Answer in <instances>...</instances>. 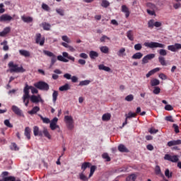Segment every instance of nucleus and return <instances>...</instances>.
<instances>
[{"instance_id": "obj_33", "label": "nucleus", "mask_w": 181, "mask_h": 181, "mask_svg": "<svg viewBox=\"0 0 181 181\" xmlns=\"http://www.w3.org/2000/svg\"><path fill=\"white\" fill-rule=\"evenodd\" d=\"M39 110V107L35 106L30 111H28V114H30V115H33V114H36Z\"/></svg>"}, {"instance_id": "obj_35", "label": "nucleus", "mask_w": 181, "mask_h": 181, "mask_svg": "<svg viewBox=\"0 0 181 181\" xmlns=\"http://www.w3.org/2000/svg\"><path fill=\"white\" fill-rule=\"evenodd\" d=\"M124 53H125V48L122 47L117 52V56H119V57H122L123 56H125Z\"/></svg>"}, {"instance_id": "obj_27", "label": "nucleus", "mask_w": 181, "mask_h": 181, "mask_svg": "<svg viewBox=\"0 0 181 181\" xmlns=\"http://www.w3.org/2000/svg\"><path fill=\"white\" fill-rule=\"evenodd\" d=\"M158 62L161 64V66H168V63L166 62V60L162 56L158 57Z\"/></svg>"}, {"instance_id": "obj_46", "label": "nucleus", "mask_w": 181, "mask_h": 181, "mask_svg": "<svg viewBox=\"0 0 181 181\" xmlns=\"http://www.w3.org/2000/svg\"><path fill=\"white\" fill-rule=\"evenodd\" d=\"M4 125L7 127L8 128H13V125L11 124V122H9V119L4 120Z\"/></svg>"}, {"instance_id": "obj_59", "label": "nucleus", "mask_w": 181, "mask_h": 181, "mask_svg": "<svg viewBox=\"0 0 181 181\" xmlns=\"http://www.w3.org/2000/svg\"><path fill=\"white\" fill-rule=\"evenodd\" d=\"M165 110L166 111H173V107L170 105H167L165 106Z\"/></svg>"}, {"instance_id": "obj_57", "label": "nucleus", "mask_w": 181, "mask_h": 181, "mask_svg": "<svg viewBox=\"0 0 181 181\" xmlns=\"http://www.w3.org/2000/svg\"><path fill=\"white\" fill-rule=\"evenodd\" d=\"M134 49L136 50V51H139V50H141L142 49V45L139 43V44H136L134 45Z\"/></svg>"}, {"instance_id": "obj_52", "label": "nucleus", "mask_w": 181, "mask_h": 181, "mask_svg": "<svg viewBox=\"0 0 181 181\" xmlns=\"http://www.w3.org/2000/svg\"><path fill=\"white\" fill-rule=\"evenodd\" d=\"M62 40H64V42H66V43H71V40L70 38H69V37H67V35H63L62 37Z\"/></svg>"}, {"instance_id": "obj_24", "label": "nucleus", "mask_w": 181, "mask_h": 181, "mask_svg": "<svg viewBox=\"0 0 181 181\" xmlns=\"http://www.w3.org/2000/svg\"><path fill=\"white\" fill-rule=\"evenodd\" d=\"M24 135L25 136H26L28 141L30 139V128H29V127H25L24 131Z\"/></svg>"}, {"instance_id": "obj_15", "label": "nucleus", "mask_w": 181, "mask_h": 181, "mask_svg": "<svg viewBox=\"0 0 181 181\" xmlns=\"http://www.w3.org/2000/svg\"><path fill=\"white\" fill-rule=\"evenodd\" d=\"M160 68L159 67H157V68H155L152 70H151L150 71H148V74H146V76L147 78H149V77H151V76H153V74H155V73H158V71H160Z\"/></svg>"}, {"instance_id": "obj_10", "label": "nucleus", "mask_w": 181, "mask_h": 181, "mask_svg": "<svg viewBox=\"0 0 181 181\" xmlns=\"http://www.w3.org/2000/svg\"><path fill=\"white\" fill-rule=\"evenodd\" d=\"M35 42L40 46H43L45 45V38L42 39V35L40 33L36 34Z\"/></svg>"}, {"instance_id": "obj_50", "label": "nucleus", "mask_w": 181, "mask_h": 181, "mask_svg": "<svg viewBox=\"0 0 181 181\" xmlns=\"http://www.w3.org/2000/svg\"><path fill=\"white\" fill-rule=\"evenodd\" d=\"M165 176H166V177H168V179H170V177H172V173H170L169 169L165 170Z\"/></svg>"}, {"instance_id": "obj_61", "label": "nucleus", "mask_w": 181, "mask_h": 181, "mask_svg": "<svg viewBox=\"0 0 181 181\" xmlns=\"http://www.w3.org/2000/svg\"><path fill=\"white\" fill-rule=\"evenodd\" d=\"M79 57H81V59H88V55H87V54L86 53H81L79 54Z\"/></svg>"}, {"instance_id": "obj_38", "label": "nucleus", "mask_w": 181, "mask_h": 181, "mask_svg": "<svg viewBox=\"0 0 181 181\" xmlns=\"http://www.w3.org/2000/svg\"><path fill=\"white\" fill-rule=\"evenodd\" d=\"M79 179L83 181H88V178L84 175L83 172L79 174Z\"/></svg>"}, {"instance_id": "obj_30", "label": "nucleus", "mask_w": 181, "mask_h": 181, "mask_svg": "<svg viewBox=\"0 0 181 181\" xmlns=\"http://www.w3.org/2000/svg\"><path fill=\"white\" fill-rule=\"evenodd\" d=\"M90 166H91V163L85 162L82 163L81 169L83 170V172H85L86 169H87V168H90Z\"/></svg>"}, {"instance_id": "obj_8", "label": "nucleus", "mask_w": 181, "mask_h": 181, "mask_svg": "<svg viewBox=\"0 0 181 181\" xmlns=\"http://www.w3.org/2000/svg\"><path fill=\"white\" fill-rule=\"evenodd\" d=\"M181 49V44L175 43L174 45H168V50L170 52H177Z\"/></svg>"}, {"instance_id": "obj_29", "label": "nucleus", "mask_w": 181, "mask_h": 181, "mask_svg": "<svg viewBox=\"0 0 181 181\" xmlns=\"http://www.w3.org/2000/svg\"><path fill=\"white\" fill-rule=\"evenodd\" d=\"M59 91H67L68 90H70V85H69V83H66L65 85L59 87Z\"/></svg>"}, {"instance_id": "obj_9", "label": "nucleus", "mask_w": 181, "mask_h": 181, "mask_svg": "<svg viewBox=\"0 0 181 181\" xmlns=\"http://www.w3.org/2000/svg\"><path fill=\"white\" fill-rule=\"evenodd\" d=\"M57 121H59L57 117H54L52 120H51L49 128L52 129V131H54V129L59 128V125H57Z\"/></svg>"}, {"instance_id": "obj_44", "label": "nucleus", "mask_w": 181, "mask_h": 181, "mask_svg": "<svg viewBox=\"0 0 181 181\" xmlns=\"http://www.w3.org/2000/svg\"><path fill=\"white\" fill-rule=\"evenodd\" d=\"M57 60H59V62H64V63H67V62H69L67 59L64 58V57L62 55H59L57 57Z\"/></svg>"}, {"instance_id": "obj_18", "label": "nucleus", "mask_w": 181, "mask_h": 181, "mask_svg": "<svg viewBox=\"0 0 181 181\" xmlns=\"http://www.w3.org/2000/svg\"><path fill=\"white\" fill-rule=\"evenodd\" d=\"M21 19L23 22H25V23H30V22H33V18L30 17V16H21Z\"/></svg>"}, {"instance_id": "obj_21", "label": "nucleus", "mask_w": 181, "mask_h": 181, "mask_svg": "<svg viewBox=\"0 0 181 181\" xmlns=\"http://www.w3.org/2000/svg\"><path fill=\"white\" fill-rule=\"evenodd\" d=\"M19 53L21 56H24V57H30V52L28 50L25 49H20Z\"/></svg>"}, {"instance_id": "obj_14", "label": "nucleus", "mask_w": 181, "mask_h": 181, "mask_svg": "<svg viewBox=\"0 0 181 181\" xmlns=\"http://www.w3.org/2000/svg\"><path fill=\"white\" fill-rule=\"evenodd\" d=\"M12 111L19 117H22V110L16 105H13L11 107Z\"/></svg>"}, {"instance_id": "obj_54", "label": "nucleus", "mask_w": 181, "mask_h": 181, "mask_svg": "<svg viewBox=\"0 0 181 181\" xmlns=\"http://www.w3.org/2000/svg\"><path fill=\"white\" fill-rule=\"evenodd\" d=\"M155 172L157 175H161L162 174V171L160 170V167L159 165L156 166Z\"/></svg>"}, {"instance_id": "obj_40", "label": "nucleus", "mask_w": 181, "mask_h": 181, "mask_svg": "<svg viewBox=\"0 0 181 181\" xmlns=\"http://www.w3.org/2000/svg\"><path fill=\"white\" fill-rule=\"evenodd\" d=\"M30 101H32L33 103H39V98L37 96L33 95L30 97Z\"/></svg>"}, {"instance_id": "obj_26", "label": "nucleus", "mask_w": 181, "mask_h": 181, "mask_svg": "<svg viewBox=\"0 0 181 181\" xmlns=\"http://www.w3.org/2000/svg\"><path fill=\"white\" fill-rule=\"evenodd\" d=\"M118 151L119 152H129V151L128 150V148H127V147L125 146H124V144H119L118 146Z\"/></svg>"}, {"instance_id": "obj_13", "label": "nucleus", "mask_w": 181, "mask_h": 181, "mask_svg": "<svg viewBox=\"0 0 181 181\" xmlns=\"http://www.w3.org/2000/svg\"><path fill=\"white\" fill-rule=\"evenodd\" d=\"M34 87L38 88L39 90H43L46 88V82L39 81L34 83Z\"/></svg>"}, {"instance_id": "obj_51", "label": "nucleus", "mask_w": 181, "mask_h": 181, "mask_svg": "<svg viewBox=\"0 0 181 181\" xmlns=\"http://www.w3.org/2000/svg\"><path fill=\"white\" fill-rule=\"evenodd\" d=\"M147 60H152V59H155V54H149L145 56Z\"/></svg>"}, {"instance_id": "obj_23", "label": "nucleus", "mask_w": 181, "mask_h": 181, "mask_svg": "<svg viewBox=\"0 0 181 181\" xmlns=\"http://www.w3.org/2000/svg\"><path fill=\"white\" fill-rule=\"evenodd\" d=\"M143 57H144V54H142L141 52H136L133 54V56L132 57V59L136 60V59H142Z\"/></svg>"}, {"instance_id": "obj_19", "label": "nucleus", "mask_w": 181, "mask_h": 181, "mask_svg": "<svg viewBox=\"0 0 181 181\" xmlns=\"http://www.w3.org/2000/svg\"><path fill=\"white\" fill-rule=\"evenodd\" d=\"M150 83L151 87H156V86H159V84H160V81H159V79L153 78L151 80Z\"/></svg>"}, {"instance_id": "obj_2", "label": "nucleus", "mask_w": 181, "mask_h": 181, "mask_svg": "<svg viewBox=\"0 0 181 181\" xmlns=\"http://www.w3.org/2000/svg\"><path fill=\"white\" fill-rule=\"evenodd\" d=\"M144 46L146 47H148L149 49H156L159 47L160 49H165V44L156 42H144Z\"/></svg>"}, {"instance_id": "obj_5", "label": "nucleus", "mask_w": 181, "mask_h": 181, "mask_svg": "<svg viewBox=\"0 0 181 181\" xmlns=\"http://www.w3.org/2000/svg\"><path fill=\"white\" fill-rule=\"evenodd\" d=\"M33 134L35 136H46V129H44L43 130H40L39 127L35 126L33 127Z\"/></svg>"}, {"instance_id": "obj_63", "label": "nucleus", "mask_w": 181, "mask_h": 181, "mask_svg": "<svg viewBox=\"0 0 181 181\" xmlns=\"http://www.w3.org/2000/svg\"><path fill=\"white\" fill-rule=\"evenodd\" d=\"M174 129H175V134H179V126H177V124H173V125Z\"/></svg>"}, {"instance_id": "obj_55", "label": "nucleus", "mask_w": 181, "mask_h": 181, "mask_svg": "<svg viewBox=\"0 0 181 181\" xmlns=\"http://www.w3.org/2000/svg\"><path fill=\"white\" fill-rule=\"evenodd\" d=\"M159 78L161 80H168V76L165 75V74L161 73L158 75Z\"/></svg>"}, {"instance_id": "obj_20", "label": "nucleus", "mask_w": 181, "mask_h": 181, "mask_svg": "<svg viewBox=\"0 0 181 181\" xmlns=\"http://www.w3.org/2000/svg\"><path fill=\"white\" fill-rule=\"evenodd\" d=\"M136 177H138V175H136L135 173H133L127 177L126 181H136Z\"/></svg>"}, {"instance_id": "obj_41", "label": "nucleus", "mask_w": 181, "mask_h": 181, "mask_svg": "<svg viewBox=\"0 0 181 181\" xmlns=\"http://www.w3.org/2000/svg\"><path fill=\"white\" fill-rule=\"evenodd\" d=\"M91 81L90 80H85V81H81L79 83V86H88Z\"/></svg>"}, {"instance_id": "obj_22", "label": "nucleus", "mask_w": 181, "mask_h": 181, "mask_svg": "<svg viewBox=\"0 0 181 181\" xmlns=\"http://www.w3.org/2000/svg\"><path fill=\"white\" fill-rule=\"evenodd\" d=\"M127 37L129 40H131V42H134V31H132V30H129V31H127Z\"/></svg>"}, {"instance_id": "obj_43", "label": "nucleus", "mask_w": 181, "mask_h": 181, "mask_svg": "<svg viewBox=\"0 0 181 181\" xmlns=\"http://www.w3.org/2000/svg\"><path fill=\"white\" fill-rule=\"evenodd\" d=\"M95 169H97V167L95 165H92L90 167V172L89 174V177H91V176H93V175H94V173L95 172Z\"/></svg>"}, {"instance_id": "obj_36", "label": "nucleus", "mask_w": 181, "mask_h": 181, "mask_svg": "<svg viewBox=\"0 0 181 181\" xmlns=\"http://www.w3.org/2000/svg\"><path fill=\"white\" fill-rule=\"evenodd\" d=\"M153 26H155V20L151 19V20L148 21V28H149V29H153Z\"/></svg>"}, {"instance_id": "obj_7", "label": "nucleus", "mask_w": 181, "mask_h": 181, "mask_svg": "<svg viewBox=\"0 0 181 181\" xmlns=\"http://www.w3.org/2000/svg\"><path fill=\"white\" fill-rule=\"evenodd\" d=\"M164 159L165 160H169V162H173V163L179 162V156H170V154H165Z\"/></svg>"}, {"instance_id": "obj_12", "label": "nucleus", "mask_w": 181, "mask_h": 181, "mask_svg": "<svg viewBox=\"0 0 181 181\" xmlns=\"http://www.w3.org/2000/svg\"><path fill=\"white\" fill-rule=\"evenodd\" d=\"M13 18L8 14H3L0 16V22H11Z\"/></svg>"}, {"instance_id": "obj_25", "label": "nucleus", "mask_w": 181, "mask_h": 181, "mask_svg": "<svg viewBox=\"0 0 181 181\" xmlns=\"http://www.w3.org/2000/svg\"><path fill=\"white\" fill-rule=\"evenodd\" d=\"M98 52H95V51H90L89 52V57L90 59H97V57H98Z\"/></svg>"}, {"instance_id": "obj_37", "label": "nucleus", "mask_w": 181, "mask_h": 181, "mask_svg": "<svg viewBox=\"0 0 181 181\" xmlns=\"http://www.w3.org/2000/svg\"><path fill=\"white\" fill-rule=\"evenodd\" d=\"M102 158L103 159H105L106 162H110L111 161V157H110V156L107 153H104L102 155Z\"/></svg>"}, {"instance_id": "obj_17", "label": "nucleus", "mask_w": 181, "mask_h": 181, "mask_svg": "<svg viewBox=\"0 0 181 181\" xmlns=\"http://www.w3.org/2000/svg\"><path fill=\"white\" fill-rule=\"evenodd\" d=\"M122 12H124L125 13V17L126 18H129L130 12H129V8L127 7V6L123 5L122 6Z\"/></svg>"}, {"instance_id": "obj_31", "label": "nucleus", "mask_w": 181, "mask_h": 181, "mask_svg": "<svg viewBox=\"0 0 181 181\" xmlns=\"http://www.w3.org/2000/svg\"><path fill=\"white\" fill-rule=\"evenodd\" d=\"M103 121H110L111 119V114L105 113L102 117Z\"/></svg>"}, {"instance_id": "obj_49", "label": "nucleus", "mask_w": 181, "mask_h": 181, "mask_svg": "<svg viewBox=\"0 0 181 181\" xmlns=\"http://www.w3.org/2000/svg\"><path fill=\"white\" fill-rule=\"evenodd\" d=\"M56 12L58 15H60V16H64V10L62 8H57Z\"/></svg>"}, {"instance_id": "obj_11", "label": "nucleus", "mask_w": 181, "mask_h": 181, "mask_svg": "<svg viewBox=\"0 0 181 181\" xmlns=\"http://www.w3.org/2000/svg\"><path fill=\"white\" fill-rule=\"evenodd\" d=\"M125 117L126 119L124 122L122 124V127H125V125L128 124V119H129V118H135V117H136V113H132V112H129L127 115H125Z\"/></svg>"}, {"instance_id": "obj_39", "label": "nucleus", "mask_w": 181, "mask_h": 181, "mask_svg": "<svg viewBox=\"0 0 181 181\" xmlns=\"http://www.w3.org/2000/svg\"><path fill=\"white\" fill-rule=\"evenodd\" d=\"M0 181H16V178L13 176H9L7 177H4L3 180Z\"/></svg>"}, {"instance_id": "obj_34", "label": "nucleus", "mask_w": 181, "mask_h": 181, "mask_svg": "<svg viewBox=\"0 0 181 181\" xmlns=\"http://www.w3.org/2000/svg\"><path fill=\"white\" fill-rule=\"evenodd\" d=\"M57 97H59V92L54 90L52 93V101L53 103H56L57 101Z\"/></svg>"}, {"instance_id": "obj_3", "label": "nucleus", "mask_w": 181, "mask_h": 181, "mask_svg": "<svg viewBox=\"0 0 181 181\" xmlns=\"http://www.w3.org/2000/svg\"><path fill=\"white\" fill-rule=\"evenodd\" d=\"M29 90H30V86L28 85H25L24 88V95L23 96V100L25 105V107H28L29 105V98H30V95H29Z\"/></svg>"}, {"instance_id": "obj_48", "label": "nucleus", "mask_w": 181, "mask_h": 181, "mask_svg": "<svg viewBox=\"0 0 181 181\" xmlns=\"http://www.w3.org/2000/svg\"><path fill=\"white\" fill-rule=\"evenodd\" d=\"M101 5L103 8H108V6H110V2L107 0H103Z\"/></svg>"}, {"instance_id": "obj_53", "label": "nucleus", "mask_w": 181, "mask_h": 181, "mask_svg": "<svg viewBox=\"0 0 181 181\" xmlns=\"http://www.w3.org/2000/svg\"><path fill=\"white\" fill-rule=\"evenodd\" d=\"M153 94H159V93H160V88L158 87V86H155L154 89L153 90Z\"/></svg>"}, {"instance_id": "obj_1", "label": "nucleus", "mask_w": 181, "mask_h": 181, "mask_svg": "<svg viewBox=\"0 0 181 181\" xmlns=\"http://www.w3.org/2000/svg\"><path fill=\"white\" fill-rule=\"evenodd\" d=\"M8 67L10 69V73H25L26 70L23 66H18V64H14L13 62H10L8 64Z\"/></svg>"}, {"instance_id": "obj_58", "label": "nucleus", "mask_w": 181, "mask_h": 181, "mask_svg": "<svg viewBox=\"0 0 181 181\" xmlns=\"http://www.w3.org/2000/svg\"><path fill=\"white\" fill-rule=\"evenodd\" d=\"M165 119V121H168V122H175V120H173V117L172 116H166Z\"/></svg>"}, {"instance_id": "obj_42", "label": "nucleus", "mask_w": 181, "mask_h": 181, "mask_svg": "<svg viewBox=\"0 0 181 181\" xmlns=\"http://www.w3.org/2000/svg\"><path fill=\"white\" fill-rule=\"evenodd\" d=\"M158 53H159L160 56H161V57L167 56V54H168V51H166V49H160L158 51Z\"/></svg>"}, {"instance_id": "obj_6", "label": "nucleus", "mask_w": 181, "mask_h": 181, "mask_svg": "<svg viewBox=\"0 0 181 181\" xmlns=\"http://www.w3.org/2000/svg\"><path fill=\"white\" fill-rule=\"evenodd\" d=\"M46 55L48 56V57H51L49 69H52L53 66H54V63L57 62V57L50 51H46Z\"/></svg>"}, {"instance_id": "obj_64", "label": "nucleus", "mask_w": 181, "mask_h": 181, "mask_svg": "<svg viewBox=\"0 0 181 181\" xmlns=\"http://www.w3.org/2000/svg\"><path fill=\"white\" fill-rule=\"evenodd\" d=\"M9 175V173L8 171H4L1 173V177H3V180L4 177H8L6 176H8Z\"/></svg>"}, {"instance_id": "obj_28", "label": "nucleus", "mask_w": 181, "mask_h": 181, "mask_svg": "<svg viewBox=\"0 0 181 181\" xmlns=\"http://www.w3.org/2000/svg\"><path fill=\"white\" fill-rule=\"evenodd\" d=\"M98 69L99 70H104V71H111V68L106 66L104 64H100Z\"/></svg>"}, {"instance_id": "obj_62", "label": "nucleus", "mask_w": 181, "mask_h": 181, "mask_svg": "<svg viewBox=\"0 0 181 181\" xmlns=\"http://www.w3.org/2000/svg\"><path fill=\"white\" fill-rule=\"evenodd\" d=\"M174 9H179V8H181V4L179 3V1L176 4H173Z\"/></svg>"}, {"instance_id": "obj_16", "label": "nucleus", "mask_w": 181, "mask_h": 181, "mask_svg": "<svg viewBox=\"0 0 181 181\" xmlns=\"http://www.w3.org/2000/svg\"><path fill=\"white\" fill-rule=\"evenodd\" d=\"M176 145H181V140H173L168 142V146H176Z\"/></svg>"}, {"instance_id": "obj_45", "label": "nucleus", "mask_w": 181, "mask_h": 181, "mask_svg": "<svg viewBox=\"0 0 181 181\" xmlns=\"http://www.w3.org/2000/svg\"><path fill=\"white\" fill-rule=\"evenodd\" d=\"M125 101L131 102L134 100V95L130 94L125 97Z\"/></svg>"}, {"instance_id": "obj_47", "label": "nucleus", "mask_w": 181, "mask_h": 181, "mask_svg": "<svg viewBox=\"0 0 181 181\" xmlns=\"http://www.w3.org/2000/svg\"><path fill=\"white\" fill-rule=\"evenodd\" d=\"M11 151H19V147H18V145L16 144V143H12L11 146Z\"/></svg>"}, {"instance_id": "obj_32", "label": "nucleus", "mask_w": 181, "mask_h": 181, "mask_svg": "<svg viewBox=\"0 0 181 181\" xmlns=\"http://www.w3.org/2000/svg\"><path fill=\"white\" fill-rule=\"evenodd\" d=\"M100 50L102 52V53L107 54L110 52V48H108L107 46H103L100 48Z\"/></svg>"}, {"instance_id": "obj_56", "label": "nucleus", "mask_w": 181, "mask_h": 181, "mask_svg": "<svg viewBox=\"0 0 181 181\" xmlns=\"http://www.w3.org/2000/svg\"><path fill=\"white\" fill-rule=\"evenodd\" d=\"M7 42L4 41V42H1V45H5L3 47V50H5V52L9 50V46L6 45Z\"/></svg>"}, {"instance_id": "obj_60", "label": "nucleus", "mask_w": 181, "mask_h": 181, "mask_svg": "<svg viewBox=\"0 0 181 181\" xmlns=\"http://www.w3.org/2000/svg\"><path fill=\"white\" fill-rule=\"evenodd\" d=\"M30 88L31 93L33 94H37V89H36V88H35L33 86H30Z\"/></svg>"}, {"instance_id": "obj_4", "label": "nucleus", "mask_w": 181, "mask_h": 181, "mask_svg": "<svg viewBox=\"0 0 181 181\" xmlns=\"http://www.w3.org/2000/svg\"><path fill=\"white\" fill-rule=\"evenodd\" d=\"M64 121L68 129L71 130L74 128V119H73V117L66 115L64 116Z\"/></svg>"}]
</instances>
